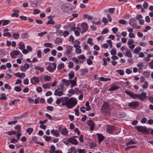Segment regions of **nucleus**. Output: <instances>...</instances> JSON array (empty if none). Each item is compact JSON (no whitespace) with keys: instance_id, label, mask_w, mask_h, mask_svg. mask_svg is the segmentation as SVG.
I'll list each match as a JSON object with an SVG mask.
<instances>
[{"instance_id":"nucleus-8","label":"nucleus","mask_w":153,"mask_h":153,"mask_svg":"<svg viewBox=\"0 0 153 153\" xmlns=\"http://www.w3.org/2000/svg\"><path fill=\"white\" fill-rule=\"evenodd\" d=\"M69 8V6L67 4H62L61 7V9L64 12H68Z\"/></svg>"},{"instance_id":"nucleus-43","label":"nucleus","mask_w":153,"mask_h":153,"mask_svg":"<svg viewBox=\"0 0 153 153\" xmlns=\"http://www.w3.org/2000/svg\"><path fill=\"white\" fill-rule=\"evenodd\" d=\"M28 112H26L20 115V117L21 118L23 117H27L28 114Z\"/></svg>"},{"instance_id":"nucleus-10","label":"nucleus","mask_w":153,"mask_h":153,"mask_svg":"<svg viewBox=\"0 0 153 153\" xmlns=\"http://www.w3.org/2000/svg\"><path fill=\"white\" fill-rule=\"evenodd\" d=\"M135 21L136 19L133 18L130 19L129 21V24L133 28H134L136 26V24L135 22Z\"/></svg>"},{"instance_id":"nucleus-41","label":"nucleus","mask_w":153,"mask_h":153,"mask_svg":"<svg viewBox=\"0 0 153 153\" xmlns=\"http://www.w3.org/2000/svg\"><path fill=\"white\" fill-rule=\"evenodd\" d=\"M14 128L16 130H17L18 132L21 131V127L20 125H18L16 126Z\"/></svg>"},{"instance_id":"nucleus-30","label":"nucleus","mask_w":153,"mask_h":153,"mask_svg":"<svg viewBox=\"0 0 153 153\" xmlns=\"http://www.w3.org/2000/svg\"><path fill=\"white\" fill-rule=\"evenodd\" d=\"M68 76H69V78L70 79H72L74 76V72L72 71H71L69 74H68Z\"/></svg>"},{"instance_id":"nucleus-27","label":"nucleus","mask_w":153,"mask_h":153,"mask_svg":"<svg viewBox=\"0 0 153 153\" xmlns=\"http://www.w3.org/2000/svg\"><path fill=\"white\" fill-rule=\"evenodd\" d=\"M137 144L136 142L134 141L133 140H131L126 143V145L128 146L131 144Z\"/></svg>"},{"instance_id":"nucleus-29","label":"nucleus","mask_w":153,"mask_h":153,"mask_svg":"<svg viewBox=\"0 0 153 153\" xmlns=\"http://www.w3.org/2000/svg\"><path fill=\"white\" fill-rule=\"evenodd\" d=\"M34 68L39 71H40L41 72H43L44 71V68H41L40 66H36L34 67Z\"/></svg>"},{"instance_id":"nucleus-54","label":"nucleus","mask_w":153,"mask_h":153,"mask_svg":"<svg viewBox=\"0 0 153 153\" xmlns=\"http://www.w3.org/2000/svg\"><path fill=\"white\" fill-rule=\"evenodd\" d=\"M4 87L6 89L10 90L11 89V87L7 84H5L4 85Z\"/></svg>"},{"instance_id":"nucleus-18","label":"nucleus","mask_w":153,"mask_h":153,"mask_svg":"<svg viewBox=\"0 0 153 153\" xmlns=\"http://www.w3.org/2000/svg\"><path fill=\"white\" fill-rule=\"evenodd\" d=\"M114 130V127L113 126H111L108 127L106 131L108 133L111 134L113 132Z\"/></svg>"},{"instance_id":"nucleus-39","label":"nucleus","mask_w":153,"mask_h":153,"mask_svg":"<svg viewBox=\"0 0 153 153\" xmlns=\"http://www.w3.org/2000/svg\"><path fill=\"white\" fill-rule=\"evenodd\" d=\"M88 72V70L87 69H85L83 70L81 69V74L82 75H84L86 73H87Z\"/></svg>"},{"instance_id":"nucleus-3","label":"nucleus","mask_w":153,"mask_h":153,"mask_svg":"<svg viewBox=\"0 0 153 153\" xmlns=\"http://www.w3.org/2000/svg\"><path fill=\"white\" fill-rule=\"evenodd\" d=\"M135 128L138 131L142 132V133L145 134H149V131L147 128L146 127L141 126H135Z\"/></svg>"},{"instance_id":"nucleus-63","label":"nucleus","mask_w":153,"mask_h":153,"mask_svg":"<svg viewBox=\"0 0 153 153\" xmlns=\"http://www.w3.org/2000/svg\"><path fill=\"white\" fill-rule=\"evenodd\" d=\"M61 26V25L60 24L56 25L54 26V28H55L57 30L59 29Z\"/></svg>"},{"instance_id":"nucleus-34","label":"nucleus","mask_w":153,"mask_h":153,"mask_svg":"<svg viewBox=\"0 0 153 153\" xmlns=\"http://www.w3.org/2000/svg\"><path fill=\"white\" fill-rule=\"evenodd\" d=\"M64 66V64L62 63L61 64H59L58 66L57 67V69L58 70H60L62 68H63Z\"/></svg>"},{"instance_id":"nucleus-57","label":"nucleus","mask_w":153,"mask_h":153,"mask_svg":"<svg viewBox=\"0 0 153 153\" xmlns=\"http://www.w3.org/2000/svg\"><path fill=\"white\" fill-rule=\"evenodd\" d=\"M148 86V82L147 81L145 82L144 84L143 85V88L144 89L146 88Z\"/></svg>"},{"instance_id":"nucleus-60","label":"nucleus","mask_w":153,"mask_h":153,"mask_svg":"<svg viewBox=\"0 0 153 153\" xmlns=\"http://www.w3.org/2000/svg\"><path fill=\"white\" fill-rule=\"evenodd\" d=\"M74 66V64L73 62H70L68 63V67L69 68H72Z\"/></svg>"},{"instance_id":"nucleus-61","label":"nucleus","mask_w":153,"mask_h":153,"mask_svg":"<svg viewBox=\"0 0 153 153\" xmlns=\"http://www.w3.org/2000/svg\"><path fill=\"white\" fill-rule=\"evenodd\" d=\"M37 55L38 57L41 58L42 57L41 51L40 50H39L37 51Z\"/></svg>"},{"instance_id":"nucleus-58","label":"nucleus","mask_w":153,"mask_h":153,"mask_svg":"<svg viewBox=\"0 0 153 153\" xmlns=\"http://www.w3.org/2000/svg\"><path fill=\"white\" fill-rule=\"evenodd\" d=\"M102 22L104 23L105 25H106L108 23V21L106 18L103 17L102 19Z\"/></svg>"},{"instance_id":"nucleus-37","label":"nucleus","mask_w":153,"mask_h":153,"mask_svg":"<svg viewBox=\"0 0 153 153\" xmlns=\"http://www.w3.org/2000/svg\"><path fill=\"white\" fill-rule=\"evenodd\" d=\"M44 46L46 47H49L52 48V44L50 43H45L44 44Z\"/></svg>"},{"instance_id":"nucleus-22","label":"nucleus","mask_w":153,"mask_h":153,"mask_svg":"<svg viewBox=\"0 0 153 153\" xmlns=\"http://www.w3.org/2000/svg\"><path fill=\"white\" fill-rule=\"evenodd\" d=\"M126 49L127 50V51H126L125 55L128 57L131 58L132 55L131 51L128 49Z\"/></svg>"},{"instance_id":"nucleus-42","label":"nucleus","mask_w":153,"mask_h":153,"mask_svg":"<svg viewBox=\"0 0 153 153\" xmlns=\"http://www.w3.org/2000/svg\"><path fill=\"white\" fill-rule=\"evenodd\" d=\"M92 39L91 38H89L88 39L87 42L88 44H89L91 45H94V43L92 42Z\"/></svg>"},{"instance_id":"nucleus-53","label":"nucleus","mask_w":153,"mask_h":153,"mask_svg":"<svg viewBox=\"0 0 153 153\" xmlns=\"http://www.w3.org/2000/svg\"><path fill=\"white\" fill-rule=\"evenodd\" d=\"M14 89L17 92H20L22 90L21 88L19 86H16L14 88Z\"/></svg>"},{"instance_id":"nucleus-59","label":"nucleus","mask_w":153,"mask_h":153,"mask_svg":"<svg viewBox=\"0 0 153 153\" xmlns=\"http://www.w3.org/2000/svg\"><path fill=\"white\" fill-rule=\"evenodd\" d=\"M44 79L46 81H49L51 79V77L50 76H46L44 77Z\"/></svg>"},{"instance_id":"nucleus-2","label":"nucleus","mask_w":153,"mask_h":153,"mask_svg":"<svg viewBox=\"0 0 153 153\" xmlns=\"http://www.w3.org/2000/svg\"><path fill=\"white\" fill-rule=\"evenodd\" d=\"M125 92L132 98L134 99L138 98L142 101H143L147 97L146 94L145 92H143L141 93V94H135L133 92L129 91L128 90L126 91Z\"/></svg>"},{"instance_id":"nucleus-62","label":"nucleus","mask_w":153,"mask_h":153,"mask_svg":"<svg viewBox=\"0 0 153 153\" xmlns=\"http://www.w3.org/2000/svg\"><path fill=\"white\" fill-rule=\"evenodd\" d=\"M53 101V99L51 97H50L47 100V102L50 104H51Z\"/></svg>"},{"instance_id":"nucleus-45","label":"nucleus","mask_w":153,"mask_h":153,"mask_svg":"<svg viewBox=\"0 0 153 153\" xmlns=\"http://www.w3.org/2000/svg\"><path fill=\"white\" fill-rule=\"evenodd\" d=\"M55 24V22L53 19H51L48 20L46 23V24L48 25L49 24H51L53 25Z\"/></svg>"},{"instance_id":"nucleus-44","label":"nucleus","mask_w":153,"mask_h":153,"mask_svg":"<svg viewBox=\"0 0 153 153\" xmlns=\"http://www.w3.org/2000/svg\"><path fill=\"white\" fill-rule=\"evenodd\" d=\"M13 36L14 39H17L19 38V35L17 33H14L13 35Z\"/></svg>"},{"instance_id":"nucleus-5","label":"nucleus","mask_w":153,"mask_h":153,"mask_svg":"<svg viewBox=\"0 0 153 153\" xmlns=\"http://www.w3.org/2000/svg\"><path fill=\"white\" fill-rule=\"evenodd\" d=\"M67 141L73 144L77 145L78 143L77 140L74 138H68Z\"/></svg>"},{"instance_id":"nucleus-11","label":"nucleus","mask_w":153,"mask_h":153,"mask_svg":"<svg viewBox=\"0 0 153 153\" xmlns=\"http://www.w3.org/2000/svg\"><path fill=\"white\" fill-rule=\"evenodd\" d=\"M81 25L83 28L81 33H83L85 32L87 30L88 27L87 24L86 23H82Z\"/></svg>"},{"instance_id":"nucleus-23","label":"nucleus","mask_w":153,"mask_h":153,"mask_svg":"<svg viewBox=\"0 0 153 153\" xmlns=\"http://www.w3.org/2000/svg\"><path fill=\"white\" fill-rule=\"evenodd\" d=\"M51 83H47L45 84H43L42 85V87L45 89L50 88L51 87Z\"/></svg>"},{"instance_id":"nucleus-40","label":"nucleus","mask_w":153,"mask_h":153,"mask_svg":"<svg viewBox=\"0 0 153 153\" xmlns=\"http://www.w3.org/2000/svg\"><path fill=\"white\" fill-rule=\"evenodd\" d=\"M10 22V21L7 20H3V26H5L8 24Z\"/></svg>"},{"instance_id":"nucleus-48","label":"nucleus","mask_w":153,"mask_h":153,"mask_svg":"<svg viewBox=\"0 0 153 153\" xmlns=\"http://www.w3.org/2000/svg\"><path fill=\"white\" fill-rule=\"evenodd\" d=\"M62 40L61 39L59 38H57L56 39L55 41V43L56 44H59V43H62Z\"/></svg>"},{"instance_id":"nucleus-49","label":"nucleus","mask_w":153,"mask_h":153,"mask_svg":"<svg viewBox=\"0 0 153 153\" xmlns=\"http://www.w3.org/2000/svg\"><path fill=\"white\" fill-rule=\"evenodd\" d=\"M119 116L121 118H124L126 117V114L124 112H122L120 113L119 114Z\"/></svg>"},{"instance_id":"nucleus-32","label":"nucleus","mask_w":153,"mask_h":153,"mask_svg":"<svg viewBox=\"0 0 153 153\" xmlns=\"http://www.w3.org/2000/svg\"><path fill=\"white\" fill-rule=\"evenodd\" d=\"M12 78L11 74L9 73H7L6 74V76H5V79L6 80H7L8 79H10Z\"/></svg>"},{"instance_id":"nucleus-56","label":"nucleus","mask_w":153,"mask_h":153,"mask_svg":"<svg viewBox=\"0 0 153 153\" xmlns=\"http://www.w3.org/2000/svg\"><path fill=\"white\" fill-rule=\"evenodd\" d=\"M77 151L79 152V153H85V149H77Z\"/></svg>"},{"instance_id":"nucleus-51","label":"nucleus","mask_w":153,"mask_h":153,"mask_svg":"<svg viewBox=\"0 0 153 153\" xmlns=\"http://www.w3.org/2000/svg\"><path fill=\"white\" fill-rule=\"evenodd\" d=\"M47 31H44L38 33V36L40 37H41L43 36L44 35L47 34Z\"/></svg>"},{"instance_id":"nucleus-31","label":"nucleus","mask_w":153,"mask_h":153,"mask_svg":"<svg viewBox=\"0 0 153 153\" xmlns=\"http://www.w3.org/2000/svg\"><path fill=\"white\" fill-rule=\"evenodd\" d=\"M68 92L69 94H67L68 96L69 97H71L72 94H74L75 93V91L74 90L72 89H71L70 90H69Z\"/></svg>"},{"instance_id":"nucleus-13","label":"nucleus","mask_w":153,"mask_h":153,"mask_svg":"<svg viewBox=\"0 0 153 153\" xmlns=\"http://www.w3.org/2000/svg\"><path fill=\"white\" fill-rule=\"evenodd\" d=\"M29 65L28 64L25 63L24 65H22L21 67V70L22 71H25L29 68Z\"/></svg>"},{"instance_id":"nucleus-55","label":"nucleus","mask_w":153,"mask_h":153,"mask_svg":"<svg viewBox=\"0 0 153 153\" xmlns=\"http://www.w3.org/2000/svg\"><path fill=\"white\" fill-rule=\"evenodd\" d=\"M119 22L120 23L122 24L126 25L127 24V22H126L124 20H120L119 21Z\"/></svg>"},{"instance_id":"nucleus-19","label":"nucleus","mask_w":153,"mask_h":153,"mask_svg":"<svg viewBox=\"0 0 153 153\" xmlns=\"http://www.w3.org/2000/svg\"><path fill=\"white\" fill-rule=\"evenodd\" d=\"M141 48L139 47H137L135 48L134 49L133 52L134 53L137 54H138L139 53L140 51L141 50Z\"/></svg>"},{"instance_id":"nucleus-26","label":"nucleus","mask_w":153,"mask_h":153,"mask_svg":"<svg viewBox=\"0 0 153 153\" xmlns=\"http://www.w3.org/2000/svg\"><path fill=\"white\" fill-rule=\"evenodd\" d=\"M99 80H100L101 81H110L111 80V78H105L104 77H101L99 78Z\"/></svg>"},{"instance_id":"nucleus-28","label":"nucleus","mask_w":153,"mask_h":153,"mask_svg":"<svg viewBox=\"0 0 153 153\" xmlns=\"http://www.w3.org/2000/svg\"><path fill=\"white\" fill-rule=\"evenodd\" d=\"M19 45V48L20 49L22 50L25 48L24 44L22 42H20L18 44Z\"/></svg>"},{"instance_id":"nucleus-7","label":"nucleus","mask_w":153,"mask_h":153,"mask_svg":"<svg viewBox=\"0 0 153 153\" xmlns=\"http://www.w3.org/2000/svg\"><path fill=\"white\" fill-rule=\"evenodd\" d=\"M62 126H60L59 127L58 129L59 131L61 132V134L65 135H67L68 134V131L67 129L64 127L62 130V131H61V128H62Z\"/></svg>"},{"instance_id":"nucleus-12","label":"nucleus","mask_w":153,"mask_h":153,"mask_svg":"<svg viewBox=\"0 0 153 153\" xmlns=\"http://www.w3.org/2000/svg\"><path fill=\"white\" fill-rule=\"evenodd\" d=\"M63 92L62 91H59V89L58 88L56 89L54 92V95L56 96H61L63 94Z\"/></svg>"},{"instance_id":"nucleus-21","label":"nucleus","mask_w":153,"mask_h":153,"mask_svg":"<svg viewBox=\"0 0 153 153\" xmlns=\"http://www.w3.org/2000/svg\"><path fill=\"white\" fill-rule=\"evenodd\" d=\"M119 88V86H117L114 85L113 87H110L108 89V91H114L116 90L117 89H118Z\"/></svg>"},{"instance_id":"nucleus-35","label":"nucleus","mask_w":153,"mask_h":153,"mask_svg":"<svg viewBox=\"0 0 153 153\" xmlns=\"http://www.w3.org/2000/svg\"><path fill=\"white\" fill-rule=\"evenodd\" d=\"M6 133L7 134L9 135H11L13 134H16V132L15 131H11L6 132Z\"/></svg>"},{"instance_id":"nucleus-64","label":"nucleus","mask_w":153,"mask_h":153,"mask_svg":"<svg viewBox=\"0 0 153 153\" xmlns=\"http://www.w3.org/2000/svg\"><path fill=\"white\" fill-rule=\"evenodd\" d=\"M149 65L151 69H153V59L149 63Z\"/></svg>"},{"instance_id":"nucleus-25","label":"nucleus","mask_w":153,"mask_h":153,"mask_svg":"<svg viewBox=\"0 0 153 153\" xmlns=\"http://www.w3.org/2000/svg\"><path fill=\"white\" fill-rule=\"evenodd\" d=\"M7 99V97L6 96V94L4 93H2L1 94L0 97V100H6Z\"/></svg>"},{"instance_id":"nucleus-20","label":"nucleus","mask_w":153,"mask_h":153,"mask_svg":"<svg viewBox=\"0 0 153 153\" xmlns=\"http://www.w3.org/2000/svg\"><path fill=\"white\" fill-rule=\"evenodd\" d=\"M14 75L17 77L21 78L22 77H24L25 76V74L24 73H22L21 74L19 72L15 73Z\"/></svg>"},{"instance_id":"nucleus-9","label":"nucleus","mask_w":153,"mask_h":153,"mask_svg":"<svg viewBox=\"0 0 153 153\" xmlns=\"http://www.w3.org/2000/svg\"><path fill=\"white\" fill-rule=\"evenodd\" d=\"M31 82L33 84L36 85L39 82V80L37 77L34 76L30 79Z\"/></svg>"},{"instance_id":"nucleus-46","label":"nucleus","mask_w":153,"mask_h":153,"mask_svg":"<svg viewBox=\"0 0 153 153\" xmlns=\"http://www.w3.org/2000/svg\"><path fill=\"white\" fill-rule=\"evenodd\" d=\"M116 71L121 75H123L124 74V72L122 70H117Z\"/></svg>"},{"instance_id":"nucleus-14","label":"nucleus","mask_w":153,"mask_h":153,"mask_svg":"<svg viewBox=\"0 0 153 153\" xmlns=\"http://www.w3.org/2000/svg\"><path fill=\"white\" fill-rule=\"evenodd\" d=\"M109 108V105L106 102H105L102 106V109L104 111L108 110Z\"/></svg>"},{"instance_id":"nucleus-4","label":"nucleus","mask_w":153,"mask_h":153,"mask_svg":"<svg viewBox=\"0 0 153 153\" xmlns=\"http://www.w3.org/2000/svg\"><path fill=\"white\" fill-rule=\"evenodd\" d=\"M128 106L131 108H136L139 107V102L137 101H134L129 103Z\"/></svg>"},{"instance_id":"nucleus-52","label":"nucleus","mask_w":153,"mask_h":153,"mask_svg":"<svg viewBox=\"0 0 153 153\" xmlns=\"http://www.w3.org/2000/svg\"><path fill=\"white\" fill-rule=\"evenodd\" d=\"M134 42V41L133 39H130L128 40V41L127 42V44L129 45L132 44Z\"/></svg>"},{"instance_id":"nucleus-47","label":"nucleus","mask_w":153,"mask_h":153,"mask_svg":"<svg viewBox=\"0 0 153 153\" xmlns=\"http://www.w3.org/2000/svg\"><path fill=\"white\" fill-rule=\"evenodd\" d=\"M18 122V121L17 120H14L9 122L7 124L9 125H11L13 124H15Z\"/></svg>"},{"instance_id":"nucleus-16","label":"nucleus","mask_w":153,"mask_h":153,"mask_svg":"<svg viewBox=\"0 0 153 153\" xmlns=\"http://www.w3.org/2000/svg\"><path fill=\"white\" fill-rule=\"evenodd\" d=\"M59 130H55L53 129L51 131V133L53 136H55L56 137H58L59 135Z\"/></svg>"},{"instance_id":"nucleus-17","label":"nucleus","mask_w":153,"mask_h":153,"mask_svg":"<svg viewBox=\"0 0 153 153\" xmlns=\"http://www.w3.org/2000/svg\"><path fill=\"white\" fill-rule=\"evenodd\" d=\"M97 135L98 137L99 142L100 143L104 139V137L101 134L97 133Z\"/></svg>"},{"instance_id":"nucleus-15","label":"nucleus","mask_w":153,"mask_h":153,"mask_svg":"<svg viewBox=\"0 0 153 153\" xmlns=\"http://www.w3.org/2000/svg\"><path fill=\"white\" fill-rule=\"evenodd\" d=\"M19 50H14L10 53V55L12 58H14L13 55H18L19 54Z\"/></svg>"},{"instance_id":"nucleus-1","label":"nucleus","mask_w":153,"mask_h":153,"mask_svg":"<svg viewBox=\"0 0 153 153\" xmlns=\"http://www.w3.org/2000/svg\"><path fill=\"white\" fill-rule=\"evenodd\" d=\"M62 105H66L68 108H71L74 106L77 103L76 99L74 97H71L69 99L68 97H64L62 100Z\"/></svg>"},{"instance_id":"nucleus-50","label":"nucleus","mask_w":153,"mask_h":153,"mask_svg":"<svg viewBox=\"0 0 153 153\" xmlns=\"http://www.w3.org/2000/svg\"><path fill=\"white\" fill-rule=\"evenodd\" d=\"M111 54L113 56L115 55L116 54V51L115 49H112L111 51Z\"/></svg>"},{"instance_id":"nucleus-24","label":"nucleus","mask_w":153,"mask_h":153,"mask_svg":"<svg viewBox=\"0 0 153 153\" xmlns=\"http://www.w3.org/2000/svg\"><path fill=\"white\" fill-rule=\"evenodd\" d=\"M69 80L70 79L66 80L65 79H63L62 80V82H65V85L66 86H68L70 85V82L69 81Z\"/></svg>"},{"instance_id":"nucleus-33","label":"nucleus","mask_w":153,"mask_h":153,"mask_svg":"<svg viewBox=\"0 0 153 153\" xmlns=\"http://www.w3.org/2000/svg\"><path fill=\"white\" fill-rule=\"evenodd\" d=\"M43 137L45 138V140L46 141H48L51 140V136H48L45 135L43 136Z\"/></svg>"},{"instance_id":"nucleus-6","label":"nucleus","mask_w":153,"mask_h":153,"mask_svg":"<svg viewBox=\"0 0 153 153\" xmlns=\"http://www.w3.org/2000/svg\"><path fill=\"white\" fill-rule=\"evenodd\" d=\"M87 125L90 127V130L91 131L94 130L95 127V123L93 121L90 120L88 121Z\"/></svg>"},{"instance_id":"nucleus-38","label":"nucleus","mask_w":153,"mask_h":153,"mask_svg":"<svg viewBox=\"0 0 153 153\" xmlns=\"http://www.w3.org/2000/svg\"><path fill=\"white\" fill-rule=\"evenodd\" d=\"M46 68L48 71L51 72H52L54 70L53 68L51 67V66L50 65L48 66Z\"/></svg>"},{"instance_id":"nucleus-36","label":"nucleus","mask_w":153,"mask_h":153,"mask_svg":"<svg viewBox=\"0 0 153 153\" xmlns=\"http://www.w3.org/2000/svg\"><path fill=\"white\" fill-rule=\"evenodd\" d=\"M33 129L31 128H29L26 130V132L28 133V134L29 135L30 134L33 132Z\"/></svg>"}]
</instances>
